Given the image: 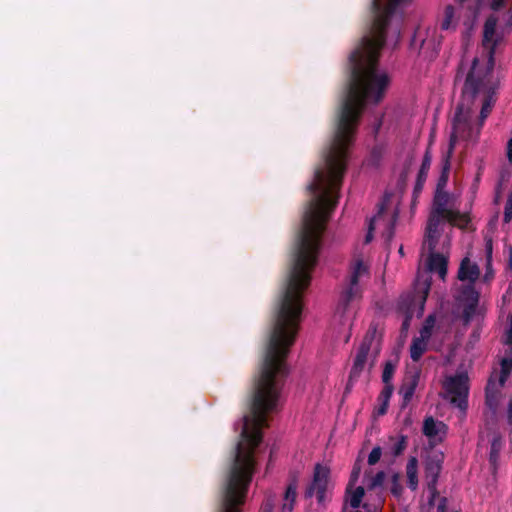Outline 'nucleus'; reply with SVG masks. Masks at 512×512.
I'll list each match as a JSON object with an SVG mask.
<instances>
[{
	"instance_id": "nucleus-27",
	"label": "nucleus",
	"mask_w": 512,
	"mask_h": 512,
	"mask_svg": "<svg viewBox=\"0 0 512 512\" xmlns=\"http://www.w3.org/2000/svg\"><path fill=\"white\" fill-rule=\"evenodd\" d=\"M397 220H398V211L395 210L387 223V227H386L385 231L383 232V237L386 242H390L393 239L394 234H395V225H396Z\"/></svg>"
},
{
	"instance_id": "nucleus-7",
	"label": "nucleus",
	"mask_w": 512,
	"mask_h": 512,
	"mask_svg": "<svg viewBox=\"0 0 512 512\" xmlns=\"http://www.w3.org/2000/svg\"><path fill=\"white\" fill-rule=\"evenodd\" d=\"M446 396L452 405L465 412L468 408L469 378L466 373L448 377L443 384Z\"/></svg>"
},
{
	"instance_id": "nucleus-50",
	"label": "nucleus",
	"mask_w": 512,
	"mask_h": 512,
	"mask_svg": "<svg viewBox=\"0 0 512 512\" xmlns=\"http://www.w3.org/2000/svg\"><path fill=\"white\" fill-rule=\"evenodd\" d=\"M467 0H458L460 4H464Z\"/></svg>"
},
{
	"instance_id": "nucleus-47",
	"label": "nucleus",
	"mask_w": 512,
	"mask_h": 512,
	"mask_svg": "<svg viewBox=\"0 0 512 512\" xmlns=\"http://www.w3.org/2000/svg\"><path fill=\"white\" fill-rule=\"evenodd\" d=\"M416 40H417V35L415 34L413 39H412V41H411V45H415Z\"/></svg>"
},
{
	"instance_id": "nucleus-21",
	"label": "nucleus",
	"mask_w": 512,
	"mask_h": 512,
	"mask_svg": "<svg viewBox=\"0 0 512 512\" xmlns=\"http://www.w3.org/2000/svg\"><path fill=\"white\" fill-rule=\"evenodd\" d=\"M503 438L500 434H494L492 441H491V447H490V453H489V462L493 466L494 469L497 467V463L499 460L500 452L503 448Z\"/></svg>"
},
{
	"instance_id": "nucleus-46",
	"label": "nucleus",
	"mask_w": 512,
	"mask_h": 512,
	"mask_svg": "<svg viewBox=\"0 0 512 512\" xmlns=\"http://www.w3.org/2000/svg\"><path fill=\"white\" fill-rule=\"evenodd\" d=\"M507 24L509 26L512 25V4H511V7L509 8L508 10V20H507Z\"/></svg>"
},
{
	"instance_id": "nucleus-26",
	"label": "nucleus",
	"mask_w": 512,
	"mask_h": 512,
	"mask_svg": "<svg viewBox=\"0 0 512 512\" xmlns=\"http://www.w3.org/2000/svg\"><path fill=\"white\" fill-rule=\"evenodd\" d=\"M385 210V202H381L378 204V213L376 216H374L369 223L368 232L365 235L364 243L368 244L373 239V231H374V222L382 217V214Z\"/></svg>"
},
{
	"instance_id": "nucleus-42",
	"label": "nucleus",
	"mask_w": 512,
	"mask_h": 512,
	"mask_svg": "<svg viewBox=\"0 0 512 512\" xmlns=\"http://www.w3.org/2000/svg\"><path fill=\"white\" fill-rule=\"evenodd\" d=\"M359 474H360V467L359 466H354L353 469H352V472H351V479H350V482H355L357 481L358 477H359Z\"/></svg>"
},
{
	"instance_id": "nucleus-48",
	"label": "nucleus",
	"mask_w": 512,
	"mask_h": 512,
	"mask_svg": "<svg viewBox=\"0 0 512 512\" xmlns=\"http://www.w3.org/2000/svg\"><path fill=\"white\" fill-rule=\"evenodd\" d=\"M499 193H500V185L498 186V192H497V196H496V199H495V202L497 203L498 200H499Z\"/></svg>"
},
{
	"instance_id": "nucleus-24",
	"label": "nucleus",
	"mask_w": 512,
	"mask_h": 512,
	"mask_svg": "<svg viewBox=\"0 0 512 512\" xmlns=\"http://www.w3.org/2000/svg\"><path fill=\"white\" fill-rule=\"evenodd\" d=\"M390 441L393 442L390 446V453L393 457L400 456L407 447V436L401 435L399 438L390 437Z\"/></svg>"
},
{
	"instance_id": "nucleus-44",
	"label": "nucleus",
	"mask_w": 512,
	"mask_h": 512,
	"mask_svg": "<svg viewBox=\"0 0 512 512\" xmlns=\"http://www.w3.org/2000/svg\"><path fill=\"white\" fill-rule=\"evenodd\" d=\"M507 158L509 162H512V138H510L507 143Z\"/></svg>"
},
{
	"instance_id": "nucleus-2",
	"label": "nucleus",
	"mask_w": 512,
	"mask_h": 512,
	"mask_svg": "<svg viewBox=\"0 0 512 512\" xmlns=\"http://www.w3.org/2000/svg\"><path fill=\"white\" fill-rule=\"evenodd\" d=\"M488 82L484 81V73L478 72L475 68L470 73H466L465 80L461 89V99L455 108L454 116L451 120L452 132L449 138V154L454 153L456 143L459 139L471 141L480 134L478 127L474 131L472 125V106L480 92L487 89Z\"/></svg>"
},
{
	"instance_id": "nucleus-17",
	"label": "nucleus",
	"mask_w": 512,
	"mask_h": 512,
	"mask_svg": "<svg viewBox=\"0 0 512 512\" xmlns=\"http://www.w3.org/2000/svg\"><path fill=\"white\" fill-rule=\"evenodd\" d=\"M407 485L415 491L418 488V459L410 456L406 464Z\"/></svg>"
},
{
	"instance_id": "nucleus-40",
	"label": "nucleus",
	"mask_w": 512,
	"mask_h": 512,
	"mask_svg": "<svg viewBox=\"0 0 512 512\" xmlns=\"http://www.w3.org/2000/svg\"><path fill=\"white\" fill-rule=\"evenodd\" d=\"M382 124H383V115H381L375 122L374 126H373V134H374V137H376L382 127Z\"/></svg>"
},
{
	"instance_id": "nucleus-51",
	"label": "nucleus",
	"mask_w": 512,
	"mask_h": 512,
	"mask_svg": "<svg viewBox=\"0 0 512 512\" xmlns=\"http://www.w3.org/2000/svg\"><path fill=\"white\" fill-rule=\"evenodd\" d=\"M399 253L403 254V247L402 246L399 248Z\"/></svg>"
},
{
	"instance_id": "nucleus-18",
	"label": "nucleus",
	"mask_w": 512,
	"mask_h": 512,
	"mask_svg": "<svg viewBox=\"0 0 512 512\" xmlns=\"http://www.w3.org/2000/svg\"><path fill=\"white\" fill-rule=\"evenodd\" d=\"M433 252V251H430ZM428 266L431 271H436L439 273L441 278L447 273V260L440 253H431L428 259Z\"/></svg>"
},
{
	"instance_id": "nucleus-13",
	"label": "nucleus",
	"mask_w": 512,
	"mask_h": 512,
	"mask_svg": "<svg viewBox=\"0 0 512 512\" xmlns=\"http://www.w3.org/2000/svg\"><path fill=\"white\" fill-rule=\"evenodd\" d=\"M498 372L495 370L489 377L485 387V403L490 409H496L498 405L500 386L496 384V376Z\"/></svg>"
},
{
	"instance_id": "nucleus-22",
	"label": "nucleus",
	"mask_w": 512,
	"mask_h": 512,
	"mask_svg": "<svg viewBox=\"0 0 512 512\" xmlns=\"http://www.w3.org/2000/svg\"><path fill=\"white\" fill-rule=\"evenodd\" d=\"M453 154H449V151H447L442 158V171L437 181V187L436 189L444 190L445 186L447 185L448 178H449V172L451 168V158Z\"/></svg>"
},
{
	"instance_id": "nucleus-32",
	"label": "nucleus",
	"mask_w": 512,
	"mask_h": 512,
	"mask_svg": "<svg viewBox=\"0 0 512 512\" xmlns=\"http://www.w3.org/2000/svg\"><path fill=\"white\" fill-rule=\"evenodd\" d=\"M455 10L452 5H448L444 10V18L441 22V29L448 30L451 27L452 20L454 18Z\"/></svg>"
},
{
	"instance_id": "nucleus-12",
	"label": "nucleus",
	"mask_w": 512,
	"mask_h": 512,
	"mask_svg": "<svg viewBox=\"0 0 512 512\" xmlns=\"http://www.w3.org/2000/svg\"><path fill=\"white\" fill-rule=\"evenodd\" d=\"M420 372L417 370L408 371L402 381L399 388V394L402 396L401 409H405L411 402L416 388L419 384Z\"/></svg>"
},
{
	"instance_id": "nucleus-20",
	"label": "nucleus",
	"mask_w": 512,
	"mask_h": 512,
	"mask_svg": "<svg viewBox=\"0 0 512 512\" xmlns=\"http://www.w3.org/2000/svg\"><path fill=\"white\" fill-rule=\"evenodd\" d=\"M507 356L500 361L501 370L498 376L499 386L503 387L512 372V351H506Z\"/></svg>"
},
{
	"instance_id": "nucleus-34",
	"label": "nucleus",
	"mask_w": 512,
	"mask_h": 512,
	"mask_svg": "<svg viewBox=\"0 0 512 512\" xmlns=\"http://www.w3.org/2000/svg\"><path fill=\"white\" fill-rule=\"evenodd\" d=\"M512 220V192L508 195V198L504 207V223L508 224Z\"/></svg>"
},
{
	"instance_id": "nucleus-30",
	"label": "nucleus",
	"mask_w": 512,
	"mask_h": 512,
	"mask_svg": "<svg viewBox=\"0 0 512 512\" xmlns=\"http://www.w3.org/2000/svg\"><path fill=\"white\" fill-rule=\"evenodd\" d=\"M365 494V490L362 486H358L355 488V490L351 493L349 498L350 506L354 509H357L362 501V498Z\"/></svg>"
},
{
	"instance_id": "nucleus-31",
	"label": "nucleus",
	"mask_w": 512,
	"mask_h": 512,
	"mask_svg": "<svg viewBox=\"0 0 512 512\" xmlns=\"http://www.w3.org/2000/svg\"><path fill=\"white\" fill-rule=\"evenodd\" d=\"M386 478L384 471H378L374 476L370 478L367 484L368 490H375L376 488L382 487Z\"/></svg>"
},
{
	"instance_id": "nucleus-23",
	"label": "nucleus",
	"mask_w": 512,
	"mask_h": 512,
	"mask_svg": "<svg viewBox=\"0 0 512 512\" xmlns=\"http://www.w3.org/2000/svg\"><path fill=\"white\" fill-rule=\"evenodd\" d=\"M426 350L427 339H423L422 337L415 338L410 346L411 359L415 362L419 361Z\"/></svg>"
},
{
	"instance_id": "nucleus-45",
	"label": "nucleus",
	"mask_w": 512,
	"mask_h": 512,
	"mask_svg": "<svg viewBox=\"0 0 512 512\" xmlns=\"http://www.w3.org/2000/svg\"><path fill=\"white\" fill-rule=\"evenodd\" d=\"M506 344L509 345V349L512 351V327L507 332Z\"/></svg>"
},
{
	"instance_id": "nucleus-1",
	"label": "nucleus",
	"mask_w": 512,
	"mask_h": 512,
	"mask_svg": "<svg viewBox=\"0 0 512 512\" xmlns=\"http://www.w3.org/2000/svg\"><path fill=\"white\" fill-rule=\"evenodd\" d=\"M411 0H372L373 20L348 58L350 73L346 94L336 120L332 142L324 155L323 167L314 172L307 186L313 195L303 216L292 263L285 285H310L317 265L326 223L338 204L347 168L348 150L354 142L367 104H379L385 97L390 77L379 69L387 28L398 10Z\"/></svg>"
},
{
	"instance_id": "nucleus-5",
	"label": "nucleus",
	"mask_w": 512,
	"mask_h": 512,
	"mask_svg": "<svg viewBox=\"0 0 512 512\" xmlns=\"http://www.w3.org/2000/svg\"><path fill=\"white\" fill-rule=\"evenodd\" d=\"M368 275V267L362 260H357L351 267L348 281L340 293L336 313L344 316L350 305L354 301L362 298L360 279L362 277H368Z\"/></svg>"
},
{
	"instance_id": "nucleus-41",
	"label": "nucleus",
	"mask_w": 512,
	"mask_h": 512,
	"mask_svg": "<svg viewBox=\"0 0 512 512\" xmlns=\"http://www.w3.org/2000/svg\"><path fill=\"white\" fill-rule=\"evenodd\" d=\"M464 72H465L464 62L461 61L459 66H458L457 73L455 75V80H454L455 83H457L461 79V77L463 76Z\"/></svg>"
},
{
	"instance_id": "nucleus-35",
	"label": "nucleus",
	"mask_w": 512,
	"mask_h": 512,
	"mask_svg": "<svg viewBox=\"0 0 512 512\" xmlns=\"http://www.w3.org/2000/svg\"><path fill=\"white\" fill-rule=\"evenodd\" d=\"M381 455H382V449L380 446H376L374 447L371 452L369 453L368 455V464L370 466H373L375 465L376 463H378V461L380 460L381 458Z\"/></svg>"
},
{
	"instance_id": "nucleus-39",
	"label": "nucleus",
	"mask_w": 512,
	"mask_h": 512,
	"mask_svg": "<svg viewBox=\"0 0 512 512\" xmlns=\"http://www.w3.org/2000/svg\"><path fill=\"white\" fill-rule=\"evenodd\" d=\"M506 1L507 0H493L491 2V9L494 10V11L500 10L501 8L504 7Z\"/></svg>"
},
{
	"instance_id": "nucleus-37",
	"label": "nucleus",
	"mask_w": 512,
	"mask_h": 512,
	"mask_svg": "<svg viewBox=\"0 0 512 512\" xmlns=\"http://www.w3.org/2000/svg\"><path fill=\"white\" fill-rule=\"evenodd\" d=\"M296 486L295 484H290L285 492V498L286 500H289L291 503H294L296 500Z\"/></svg>"
},
{
	"instance_id": "nucleus-3",
	"label": "nucleus",
	"mask_w": 512,
	"mask_h": 512,
	"mask_svg": "<svg viewBox=\"0 0 512 512\" xmlns=\"http://www.w3.org/2000/svg\"><path fill=\"white\" fill-rule=\"evenodd\" d=\"M382 349V334L378 332L377 326L371 324L365 333L353 359V365L349 373L346 391H349L358 380L366 365L371 369Z\"/></svg>"
},
{
	"instance_id": "nucleus-38",
	"label": "nucleus",
	"mask_w": 512,
	"mask_h": 512,
	"mask_svg": "<svg viewBox=\"0 0 512 512\" xmlns=\"http://www.w3.org/2000/svg\"><path fill=\"white\" fill-rule=\"evenodd\" d=\"M447 504H448L447 498L442 497L439 500V503L437 505V512H447Z\"/></svg>"
},
{
	"instance_id": "nucleus-53",
	"label": "nucleus",
	"mask_w": 512,
	"mask_h": 512,
	"mask_svg": "<svg viewBox=\"0 0 512 512\" xmlns=\"http://www.w3.org/2000/svg\"><path fill=\"white\" fill-rule=\"evenodd\" d=\"M353 512H361V511H359V510H355V511H353Z\"/></svg>"
},
{
	"instance_id": "nucleus-10",
	"label": "nucleus",
	"mask_w": 512,
	"mask_h": 512,
	"mask_svg": "<svg viewBox=\"0 0 512 512\" xmlns=\"http://www.w3.org/2000/svg\"><path fill=\"white\" fill-rule=\"evenodd\" d=\"M444 220L448 221V215L445 213H437L436 210L432 209L425 233V244L429 251H434L437 246L440 237L439 226Z\"/></svg>"
},
{
	"instance_id": "nucleus-52",
	"label": "nucleus",
	"mask_w": 512,
	"mask_h": 512,
	"mask_svg": "<svg viewBox=\"0 0 512 512\" xmlns=\"http://www.w3.org/2000/svg\"><path fill=\"white\" fill-rule=\"evenodd\" d=\"M510 263H512V249L510 251Z\"/></svg>"
},
{
	"instance_id": "nucleus-29",
	"label": "nucleus",
	"mask_w": 512,
	"mask_h": 512,
	"mask_svg": "<svg viewBox=\"0 0 512 512\" xmlns=\"http://www.w3.org/2000/svg\"><path fill=\"white\" fill-rule=\"evenodd\" d=\"M422 431L429 438H433L438 434L437 423L433 417L425 418Z\"/></svg>"
},
{
	"instance_id": "nucleus-36",
	"label": "nucleus",
	"mask_w": 512,
	"mask_h": 512,
	"mask_svg": "<svg viewBox=\"0 0 512 512\" xmlns=\"http://www.w3.org/2000/svg\"><path fill=\"white\" fill-rule=\"evenodd\" d=\"M476 302H477V299L475 300L474 303H470L467 306H465V308L463 310V318H464L465 322H469L472 315L474 314V312L476 310Z\"/></svg>"
},
{
	"instance_id": "nucleus-14",
	"label": "nucleus",
	"mask_w": 512,
	"mask_h": 512,
	"mask_svg": "<svg viewBox=\"0 0 512 512\" xmlns=\"http://www.w3.org/2000/svg\"><path fill=\"white\" fill-rule=\"evenodd\" d=\"M480 276V269L476 263H472L468 257H465L458 270V279L460 281H469L474 283Z\"/></svg>"
},
{
	"instance_id": "nucleus-8",
	"label": "nucleus",
	"mask_w": 512,
	"mask_h": 512,
	"mask_svg": "<svg viewBox=\"0 0 512 512\" xmlns=\"http://www.w3.org/2000/svg\"><path fill=\"white\" fill-rule=\"evenodd\" d=\"M329 477L330 469L327 466L317 463L314 467L312 482L305 490V498H312L315 495L318 503H323L329 483Z\"/></svg>"
},
{
	"instance_id": "nucleus-19",
	"label": "nucleus",
	"mask_w": 512,
	"mask_h": 512,
	"mask_svg": "<svg viewBox=\"0 0 512 512\" xmlns=\"http://www.w3.org/2000/svg\"><path fill=\"white\" fill-rule=\"evenodd\" d=\"M491 77H492V74L489 76V82H488L487 89L485 91H482V93L485 95V98L482 102V107H481V111H480V115H479V128L480 129L483 126L484 121L489 116V114L492 110L493 104L491 101V97L489 95L490 90H491ZM479 94H481V92Z\"/></svg>"
},
{
	"instance_id": "nucleus-33",
	"label": "nucleus",
	"mask_w": 512,
	"mask_h": 512,
	"mask_svg": "<svg viewBox=\"0 0 512 512\" xmlns=\"http://www.w3.org/2000/svg\"><path fill=\"white\" fill-rule=\"evenodd\" d=\"M435 323V317L434 315H429L426 320L425 324L423 325L421 331H420V337L423 339H429L431 337L432 329L434 327Z\"/></svg>"
},
{
	"instance_id": "nucleus-43",
	"label": "nucleus",
	"mask_w": 512,
	"mask_h": 512,
	"mask_svg": "<svg viewBox=\"0 0 512 512\" xmlns=\"http://www.w3.org/2000/svg\"><path fill=\"white\" fill-rule=\"evenodd\" d=\"M507 419L508 423L512 425V398L509 399L508 407H507Z\"/></svg>"
},
{
	"instance_id": "nucleus-11",
	"label": "nucleus",
	"mask_w": 512,
	"mask_h": 512,
	"mask_svg": "<svg viewBox=\"0 0 512 512\" xmlns=\"http://www.w3.org/2000/svg\"><path fill=\"white\" fill-rule=\"evenodd\" d=\"M441 470L442 462L440 459L437 457H430L427 459L424 467V473L427 481V488L431 494L430 503H432L438 495L437 483Z\"/></svg>"
},
{
	"instance_id": "nucleus-25",
	"label": "nucleus",
	"mask_w": 512,
	"mask_h": 512,
	"mask_svg": "<svg viewBox=\"0 0 512 512\" xmlns=\"http://www.w3.org/2000/svg\"><path fill=\"white\" fill-rule=\"evenodd\" d=\"M396 370V364L391 360H388L384 363V368L382 372V382L384 384L383 387L394 386L392 384V378L394 376Z\"/></svg>"
},
{
	"instance_id": "nucleus-15",
	"label": "nucleus",
	"mask_w": 512,
	"mask_h": 512,
	"mask_svg": "<svg viewBox=\"0 0 512 512\" xmlns=\"http://www.w3.org/2000/svg\"><path fill=\"white\" fill-rule=\"evenodd\" d=\"M431 162H432L431 153L429 150H426V152L423 156V159H422L420 169L417 174V178H416V182H415V186H414V190H413L414 197H416L423 190V187L426 182L428 172H429V169L431 166Z\"/></svg>"
},
{
	"instance_id": "nucleus-16",
	"label": "nucleus",
	"mask_w": 512,
	"mask_h": 512,
	"mask_svg": "<svg viewBox=\"0 0 512 512\" xmlns=\"http://www.w3.org/2000/svg\"><path fill=\"white\" fill-rule=\"evenodd\" d=\"M394 386L383 387L377 397L378 406L374 408V416H383L387 413Z\"/></svg>"
},
{
	"instance_id": "nucleus-28",
	"label": "nucleus",
	"mask_w": 512,
	"mask_h": 512,
	"mask_svg": "<svg viewBox=\"0 0 512 512\" xmlns=\"http://www.w3.org/2000/svg\"><path fill=\"white\" fill-rule=\"evenodd\" d=\"M403 486L401 484V475L400 473H393L391 476V486H390V492L393 496L396 498H400L403 494Z\"/></svg>"
},
{
	"instance_id": "nucleus-6",
	"label": "nucleus",
	"mask_w": 512,
	"mask_h": 512,
	"mask_svg": "<svg viewBox=\"0 0 512 512\" xmlns=\"http://www.w3.org/2000/svg\"><path fill=\"white\" fill-rule=\"evenodd\" d=\"M496 25L497 20L493 17H489L484 24L482 44L486 50L487 63L485 65H480L479 59L475 57L467 71V73H470L472 69L475 68L478 72L484 73V81L487 82H489V76L492 74L494 69V55L499 43V39L495 37Z\"/></svg>"
},
{
	"instance_id": "nucleus-9",
	"label": "nucleus",
	"mask_w": 512,
	"mask_h": 512,
	"mask_svg": "<svg viewBox=\"0 0 512 512\" xmlns=\"http://www.w3.org/2000/svg\"><path fill=\"white\" fill-rule=\"evenodd\" d=\"M450 196L449 194L440 189H436L434 199H433V208L437 213H445L448 215V222L452 225H457L460 228L466 227L469 222V218L459 211H454L452 209H448L447 206L449 204Z\"/></svg>"
},
{
	"instance_id": "nucleus-49",
	"label": "nucleus",
	"mask_w": 512,
	"mask_h": 512,
	"mask_svg": "<svg viewBox=\"0 0 512 512\" xmlns=\"http://www.w3.org/2000/svg\"><path fill=\"white\" fill-rule=\"evenodd\" d=\"M424 44H425V40L424 39L420 40V48H422L424 46Z\"/></svg>"
},
{
	"instance_id": "nucleus-4",
	"label": "nucleus",
	"mask_w": 512,
	"mask_h": 512,
	"mask_svg": "<svg viewBox=\"0 0 512 512\" xmlns=\"http://www.w3.org/2000/svg\"><path fill=\"white\" fill-rule=\"evenodd\" d=\"M431 283L427 280L416 283L413 291L403 294L398 302V309L405 314L402 329L408 328L414 315L421 317L430 292Z\"/></svg>"
}]
</instances>
